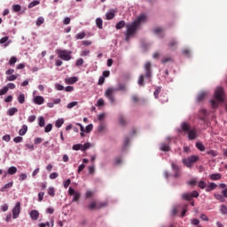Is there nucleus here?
Returning a JSON list of instances; mask_svg holds the SVG:
<instances>
[{"instance_id": "53", "label": "nucleus", "mask_w": 227, "mask_h": 227, "mask_svg": "<svg viewBox=\"0 0 227 227\" xmlns=\"http://www.w3.org/2000/svg\"><path fill=\"white\" fill-rule=\"evenodd\" d=\"M169 61H173V59H171V57H165L162 60L161 63L165 64V63H169Z\"/></svg>"}, {"instance_id": "46", "label": "nucleus", "mask_w": 227, "mask_h": 227, "mask_svg": "<svg viewBox=\"0 0 227 227\" xmlns=\"http://www.w3.org/2000/svg\"><path fill=\"white\" fill-rule=\"evenodd\" d=\"M221 213H222L223 215H227V207H226V205H222V206H221Z\"/></svg>"}, {"instance_id": "59", "label": "nucleus", "mask_w": 227, "mask_h": 227, "mask_svg": "<svg viewBox=\"0 0 227 227\" xmlns=\"http://www.w3.org/2000/svg\"><path fill=\"white\" fill-rule=\"evenodd\" d=\"M190 194H191L192 198H199L200 197V192H198V191H193Z\"/></svg>"}, {"instance_id": "23", "label": "nucleus", "mask_w": 227, "mask_h": 227, "mask_svg": "<svg viewBox=\"0 0 227 227\" xmlns=\"http://www.w3.org/2000/svg\"><path fill=\"white\" fill-rule=\"evenodd\" d=\"M221 174L220 173H216V174H212L211 176H209L210 180H221Z\"/></svg>"}, {"instance_id": "48", "label": "nucleus", "mask_w": 227, "mask_h": 227, "mask_svg": "<svg viewBox=\"0 0 227 227\" xmlns=\"http://www.w3.org/2000/svg\"><path fill=\"white\" fill-rule=\"evenodd\" d=\"M79 104L77 101H73L67 105V109H72L73 107H75Z\"/></svg>"}, {"instance_id": "32", "label": "nucleus", "mask_w": 227, "mask_h": 227, "mask_svg": "<svg viewBox=\"0 0 227 227\" xmlns=\"http://www.w3.org/2000/svg\"><path fill=\"white\" fill-rule=\"evenodd\" d=\"M48 194L49 196H51V197L56 196V190L54 189V187L48 188Z\"/></svg>"}, {"instance_id": "12", "label": "nucleus", "mask_w": 227, "mask_h": 227, "mask_svg": "<svg viewBox=\"0 0 227 227\" xmlns=\"http://www.w3.org/2000/svg\"><path fill=\"white\" fill-rule=\"evenodd\" d=\"M77 81H79V78H77V76H73V77L65 79V82L67 84H75V82H77Z\"/></svg>"}, {"instance_id": "13", "label": "nucleus", "mask_w": 227, "mask_h": 227, "mask_svg": "<svg viewBox=\"0 0 227 227\" xmlns=\"http://www.w3.org/2000/svg\"><path fill=\"white\" fill-rule=\"evenodd\" d=\"M43 102H45V99L42 96H36L34 98V104H36L37 106H42V104H43Z\"/></svg>"}, {"instance_id": "45", "label": "nucleus", "mask_w": 227, "mask_h": 227, "mask_svg": "<svg viewBox=\"0 0 227 227\" xmlns=\"http://www.w3.org/2000/svg\"><path fill=\"white\" fill-rule=\"evenodd\" d=\"M76 67H82L84 65V59H78L75 62Z\"/></svg>"}, {"instance_id": "44", "label": "nucleus", "mask_w": 227, "mask_h": 227, "mask_svg": "<svg viewBox=\"0 0 227 227\" xmlns=\"http://www.w3.org/2000/svg\"><path fill=\"white\" fill-rule=\"evenodd\" d=\"M104 130H106V124H99L98 127V132H104Z\"/></svg>"}, {"instance_id": "52", "label": "nucleus", "mask_w": 227, "mask_h": 227, "mask_svg": "<svg viewBox=\"0 0 227 227\" xmlns=\"http://www.w3.org/2000/svg\"><path fill=\"white\" fill-rule=\"evenodd\" d=\"M14 143H22L24 141V138L22 137H16L13 138Z\"/></svg>"}, {"instance_id": "14", "label": "nucleus", "mask_w": 227, "mask_h": 227, "mask_svg": "<svg viewBox=\"0 0 227 227\" xmlns=\"http://www.w3.org/2000/svg\"><path fill=\"white\" fill-rule=\"evenodd\" d=\"M30 217L33 221H38V217H40V213L37 210H32L30 212Z\"/></svg>"}, {"instance_id": "33", "label": "nucleus", "mask_w": 227, "mask_h": 227, "mask_svg": "<svg viewBox=\"0 0 227 227\" xmlns=\"http://www.w3.org/2000/svg\"><path fill=\"white\" fill-rule=\"evenodd\" d=\"M63 123H65V120L59 119V120L56 121L55 127L59 129L60 127H62Z\"/></svg>"}, {"instance_id": "5", "label": "nucleus", "mask_w": 227, "mask_h": 227, "mask_svg": "<svg viewBox=\"0 0 227 227\" xmlns=\"http://www.w3.org/2000/svg\"><path fill=\"white\" fill-rule=\"evenodd\" d=\"M199 159L200 158L198 156H190L186 159H183V164H184V166L187 168H192L194 162H198Z\"/></svg>"}, {"instance_id": "55", "label": "nucleus", "mask_w": 227, "mask_h": 227, "mask_svg": "<svg viewBox=\"0 0 227 227\" xmlns=\"http://www.w3.org/2000/svg\"><path fill=\"white\" fill-rule=\"evenodd\" d=\"M51 130H52V124H48V125L44 128V132L49 133V132H51Z\"/></svg>"}, {"instance_id": "30", "label": "nucleus", "mask_w": 227, "mask_h": 227, "mask_svg": "<svg viewBox=\"0 0 227 227\" xmlns=\"http://www.w3.org/2000/svg\"><path fill=\"white\" fill-rule=\"evenodd\" d=\"M106 20H113L114 19V12H109L106 14Z\"/></svg>"}, {"instance_id": "26", "label": "nucleus", "mask_w": 227, "mask_h": 227, "mask_svg": "<svg viewBox=\"0 0 227 227\" xmlns=\"http://www.w3.org/2000/svg\"><path fill=\"white\" fill-rule=\"evenodd\" d=\"M18 102L20 104H24V102H26V95L21 93L18 96Z\"/></svg>"}, {"instance_id": "50", "label": "nucleus", "mask_w": 227, "mask_h": 227, "mask_svg": "<svg viewBox=\"0 0 227 227\" xmlns=\"http://www.w3.org/2000/svg\"><path fill=\"white\" fill-rule=\"evenodd\" d=\"M58 176H59V175L58 174V172H53L50 175V178L51 180H56V178H58Z\"/></svg>"}, {"instance_id": "36", "label": "nucleus", "mask_w": 227, "mask_h": 227, "mask_svg": "<svg viewBox=\"0 0 227 227\" xmlns=\"http://www.w3.org/2000/svg\"><path fill=\"white\" fill-rule=\"evenodd\" d=\"M38 4H40V1H33L28 4V8H35V6H38Z\"/></svg>"}, {"instance_id": "39", "label": "nucleus", "mask_w": 227, "mask_h": 227, "mask_svg": "<svg viewBox=\"0 0 227 227\" xmlns=\"http://www.w3.org/2000/svg\"><path fill=\"white\" fill-rule=\"evenodd\" d=\"M45 22V19L43 17H39L36 20V26H42Z\"/></svg>"}, {"instance_id": "47", "label": "nucleus", "mask_w": 227, "mask_h": 227, "mask_svg": "<svg viewBox=\"0 0 227 227\" xmlns=\"http://www.w3.org/2000/svg\"><path fill=\"white\" fill-rule=\"evenodd\" d=\"M70 184H72V181L70 179L64 181L63 185H64L65 189H68Z\"/></svg>"}, {"instance_id": "28", "label": "nucleus", "mask_w": 227, "mask_h": 227, "mask_svg": "<svg viewBox=\"0 0 227 227\" xmlns=\"http://www.w3.org/2000/svg\"><path fill=\"white\" fill-rule=\"evenodd\" d=\"M115 27H116V29H123V27H125V20L119 21L116 24Z\"/></svg>"}, {"instance_id": "8", "label": "nucleus", "mask_w": 227, "mask_h": 227, "mask_svg": "<svg viewBox=\"0 0 227 227\" xmlns=\"http://www.w3.org/2000/svg\"><path fill=\"white\" fill-rule=\"evenodd\" d=\"M223 95H224V90H223L221 87L216 88L214 97L217 102H223Z\"/></svg>"}, {"instance_id": "43", "label": "nucleus", "mask_w": 227, "mask_h": 227, "mask_svg": "<svg viewBox=\"0 0 227 227\" xmlns=\"http://www.w3.org/2000/svg\"><path fill=\"white\" fill-rule=\"evenodd\" d=\"M90 146H91V144L85 143L83 145H82V152H86V150H88V148H90Z\"/></svg>"}, {"instance_id": "17", "label": "nucleus", "mask_w": 227, "mask_h": 227, "mask_svg": "<svg viewBox=\"0 0 227 227\" xmlns=\"http://www.w3.org/2000/svg\"><path fill=\"white\" fill-rule=\"evenodd\" d=\"M160 150H161V152H169L171 148L168 144L161 143L160 145Z\"/></svg>"}, {"instance_id": "49", "label": "nucleus", "mask_w": 227, "mask_h": 227, "mask_svg": "<svg viewBox=\"0 0 227 227\" xmlns=\"http://www.w3.org/2000/svg\"><path fill=\"white\" fill-rule=\"evenodd\" d=\"M130 144V138H129L128 137L125 138L124 140V145H123V150H125V148H127V146H129V145Z\"/></svg>"}, {"instance_id": "18", "label": "nucleus", "mask_w": 227, "mask_h": 227, "mask_svg": "<svg viewBox=\"0 0 227 227\" xmlns=\"http://www.w3.org/2000/svg\"><path fill=\"white\" fill-rule=\"evenodd\" d=\"M214 196L215 200H217L218 201H221V203H224V201H226V199H224L223 195H221L219 193H215Z\"/></svg>"}, {"instance_id": "7", "label": "nucleus", "mask_w": 227, "mask_h": 227, "mask_svg": "<svg viewBox=\"0 0 227 227\" xmlns=\"http://www.w3.org/2000/svg\"><path fill=\"white\" fill-rule=\"evenodd\" d=\"M145 72V79H149V82L152 81V63L146 62L144 66Z\"/></svg>"}, {"instance_id": "4", "label": "nucleus", "mask_w": 227, "mask_h": 227, "mask_svg": "<svg viewBox=\"0 0 227 227\" xmlns=\"http://www.w3.org/2000/svg\"><path fill=\"white\" fill-rule=\"evenodd\" d=\"M107 207V201L92 200L88 206L89 210H100V208H106Z\"/></svg>"}, {"instance_id": "10", "label": "nucleus", "mask_w": 227, "mask_h": 227, "mask_svg": "<svg viewBox=\"0 0 227 227\" xmlns=\"http://www.w3.org/2000/svg\"><path fill=\"white\" fill-rule=\"evenodd\" d=\"M20 215V202H17L12 209V218L17 219Z\"/></svg>"}, {"instance_id": "63", "label": "nucleus", "mask_w": 227, "mask_h": 227, "mask_svg": "<svg viewBox=\"0 0 227 227\" xmlns=\"http://www.w3.org/2000/svg\"><path fill=\"white\" fill-rule=\"evenodd\" d=\"M27 120L29 123H33L36 120V115H30Z\"/></svg>"}, {"instance_id": "24", "label": "nucleus", "mask_w": 227, "mask_h": 227, "mask_svg": "<svg viewBox=\"0 0 227 227\" xmlns=\"http://www.w3.org/2000/svg\"><path fill=\"white\" fill-rule=\"evenodd\" d=\"M27 132V125L25 124L22 126V129H20L19 134L20 136H26Z\"/></svg>"}, {"instance_id": "62", "label": "nucleus", "mask_w": 227, "mask_h": 227, "mask_svg": "<svg viewBox=\"0 0 227 227\" xmlns=\"http://www.w3.org/2000/svg\"><path fill=\"white\" fill-rule=\"evenodd\" d=\"M9 39H10V37L4 36V37H3V38L0 39V43H1V44L6 43V42H8Z\"/></svg>"}, {"instance_id": "9", "label": "nucleus", "mask_w": 227, "mask_h": 227, "mask_svg": "<svg viewBox=\"0 0 227 227\" xmlns=\"http://www.w3.org/2000/svg\"><path fill=\"white\" fill-rule=\"evenodd\" d=\"M68 194H69V196H74L73 197V201H78L79 200H81V192H76L72 187H69Z\"/></svg>"}, {"instance_id": "2", "label": "nucleus", "mask_w": 227, "mask_h": 227, "mask_svg": "<svg viewBox=\"0 0 227 227\" xmlns=\"http://www.w3.org/2000/svg\"><path fill=\"white\" fill-rule=\"evenodd\" d=\"M181 129L183 132L187 133L190 141H193V139H196V137H198V131L196 130V128L191 129V125L189 123L183 122L181 124Z\"/></svg>"}, {"instance_id": "16", "label": "nucleus", "mask_w": 227, "mask_h": 227, "mask_svg": "<svg viewBox=\"0 0 227 227\" xmlns=\"http://www.w3.org/2000/svg\"><path fill=\"white\" fill-rule=\"evenodd\" d=\"M178 45V42L176 40L172 39L168 43V47L172 49V51H175L176 47Z\"/></svg>"}, {"instance_id": "54", "label": "nucleus", "mask_w": 227, "mask_h": 227, "mask_svg": "<svg viewBox=\"0 0 227 227\" xmlns=\"http://www.w3.org/2000/svg\"><path fill=\"white\" fill-rule=\"evenodd\" d=\"M82 145H81V144L74 145H73V150L77 152L78 150H82Z\"/></svg>"}, {"instance_id": "35", "label": "nucleus", "mask_w": 227, "mask_h": 227, "mask_svg": "<svg viewBox=\"0 0 227 227\" xmlns=\"http://www.w3.org/2000/svg\"><path fill=\"white\" fill-rule=\"evenodd\" d=\"M196 148H197L198 150H200V152H205V145H203V144H201V143H200V142H198V143L196 144Z\"/></svg>"}, {"instance_id": "64", "label": "nucleus", "mask_w": 227, "mask_h": 227, "mask_svg": "<svg viewBox=\"0 0 227 227\" xmlns=\"http://www.w3.org/2000/svg\"><path fill=\"white\" fill-rule=\"evenodd\" d=\"M121 157H117V158H115L114 159V164L116 165V166H118V164H121Z\"/></svg>"}, {"instance_id": "6", "label": "nucleus", "mask_w": 227, "mask_h": 227, "mask_svg": "<svg viewBox=\"0 0 227 227\" xmlns=\"http://www.w3.org/2000/svg\"><path fill=\"white\" fill-rule=\"evenodd\" d=\"M116 91V89L114 88H108L105 92V97L108 98L109 102L111 104L114 103V92Z\"/></svg>"}, {"instance_id": "42", "label": "nucleus", "mask_w": 227, "mask_h": 227, "mask_svg": "<svg viewBox=\"0 0 227 227\" xmlns=\"http://www.w3.org/2000/svg\"><path fill=\"white\" fill-rule=\"evenodd\" d=\"M8 93V87L5 86L2 90H0V97H3V95H6Z\"/></svg>"}, {"instance_id": "20", "label": "nucleus", "mask_w": 227, "mask_h": 227, "mask_svg": "<svg viewBox=\"0 0 227 227\" xmlns=\"http://www.w3.org/2000/svg\"><path fill=\"white\" fill-rule=\"evenodd\" d=\"M15 113H19V109H17L16 107L10 108L7 111L8 116H13L15 114Z\"/></svg>"}, {"instance_id": "57", "label": "nucleus", "mask_w": 227, "mask_h": 227, "mask_svg": "<svg viewBox=\"0 0 227 227\" xmlns=\"http://www.w3.org/2000/svg\"><path fill=\"white\" fill-rule=\"evenodd\" d=\"M119 122L121 125H125L127 123V121H125V118L122 115L119 117Z\"/></svg>"}, {"instance_id": "29", "label": "nucleus", "mask_w": 227, "mask_h": 227, "mask_svg": "<svg viewBox=\"0 0 227 227\" xmlns=\"http://www.w3.org/2000/svg\"><path fill=\"white\" fill-rule=\"evenodd\" d=\"M7 173L8 175H15V173H17V167H10Z\"/></svg>"}, {"instance_id": "37", "label": "nucleus", "mask_w": 227, "mask_h": 227, "mask_svg": "<svg viewBox=\"0 0 227 227\" xmlns=\"http://www.w3.org/2000/svg\"><path fill=\"white\" fill-rule=\"evenodd\" d=\"M210 102L213 109H217L219 107V103H217V101H215V99H211Z\"/></svg>"}, {"instance_id": "41", "label": "nucleus", "mask_w": 227, "mask_h": 227, "mask_svg": "<svg viewBox=\"0 0 227 227\" xmlns=\"http://www.w3.org/2000/svg\"><path fill=\"white\" fill-rule=\"evenodd\" d=\"M160 87H157L156 90H154V93H153V96H154V98H159V95L160 93Z\"/></svg>"}, {"instance_id": "3", "label": "nucleus", "mask_w": 227, "mask_h": 227, "mask_svg": "<svg viewBox=\"0 0 227 227\" xmlns=\"http://www.w3.org/2000/svg\"><path fill=\"white\" fill-rule=\"evenodd\" d=\"M55 52L58 55V58L63 61H70V59H72V51L70 50L58 49L55 51Z\"/></svg>"}, {"instance_id": "19", "label": "nucleus", "mask_w": 227, "mask_h": 227, "mask_svg": "<svg viewBox=\"0 0 227 227\" xmlns=\"http://www.w3.org/2000/svg\"><path fill=\"white\" fill-rule=\"evenodd\" d=\"M207 97V92H201L197 96V101L198 102H203L205 100V98Z\"/></svg>"}, {"instance_id": "25", "label": "nucleus", "mask_w": 227, "mask_h": 227, "mask_svg": "<svg viewBox=\"0 0 227 227\" xmlns=\"http://www.w3.org/2000/svg\"><path fill=\"white\" fill-rule=\"evenodd\" d=\"M75 38L76 40H83V38H86V32H80L76 34Z\"/></svg>"}, {"instance_id": "34", "label": "nucleus", "mask_w": 227, "mask_h": 227, "mask_svg": "<svg viewBox=\"0 0 227 227\" xmlns=\"http://www.w3.org/2000/svg\"><path fill=\"white\" fill-rule=\"evenodd\" d=\"M138 84L140 86H145V75L144 74H140V76L138 78Z\"/></svg>"}, {"instance_id": "56", "label": "nucleus", "mask_w": 227, "mask_h": 227, "mask_svg": "<svg viewBox=\"0 0 227 227\" xmlns=\"http://www.w3.org/2000/svg\"><path fill=\"white\" fill-rule=\"evenodd\" d=\"M199 187L200 189H205V187H207V183L205 181H200L199 182Z\"/></svg>"}, {"instance_id": "31", "label": "nucleus", "mask_w": 227, "mask_h": 227, "mask_svg": "<svg viewBox=\"0 0 227 227\" xmlns=\"http://www.w3.org/2000/svg\"><path fill=\"white\" fill-rule=\"evenodd\" d=\"M38 125L39 127H45V118L43 116L38 118Z\"/></svg>"}, {"instance_id": "1", "label": "nucleus", "mask_w": 227, "mask_h": 227, "mask_svg": "<svg viewBox=\"0 0 227 227\" xmlns=\"http://www.w3.org/2000/svg\"><path fill=\"white\" fill-rule=\"evenodd\" d=\"M141 22H146L145 14H141L140 16L137 17V19L135 21L126 25V27H127L126 38H125L126 42H129V40H130V37L136 35V32L139 28V26H141Z\"/></svg>"}, {"instance_id": "15", "label": "nucleus", "mask_w": 227, "mask_h": 227, "mask_svg": "<svg viewBox=\"0 0 227 227\" xmlns=\"http://www.w3.org/2000/svg\"><path fill=\"white\" fill-rule=\"evenodd\" d=\"M162 31H164V29L160 27H157L153 29V33H155V35H159L160 38H164V33H162Z\"/></svg>"}, {"instance_id": "40", "label": "nucleus", "mask_w": 227, "mask_h": 227, "mask_svg": "<svg viewBox=\"0 0 227 227\" xmlns=\"http://www.w3.org/2000/svg\"><path fill=\"white\" fill-rule=\"evenodd\" d=\"M15 63H17V57H12L9 60V65H11V67H13V65H15Z\"/></svg>"}, {"instance_id": "22", "label": "nucleus", "mask_w": 227, "mask_h": 227, "mask_svg": "<svg viewBox=\"0 0 227 227\" xmlns=\"http://www.w3.org/2000/svg\"><path fill=\"white\" fill-rule=\"evenodd\" d=\"M11 187H13V182L8 183L4 187L1 188V192H5L6 189H10Z\"/></svg>"}, {"instance_id": "51", "label": "nucleus", "mask_w": 227, "mask_h": 227, "mask_svg": "<svg viewBox=\"0 0 227 227\" xmlns=\"http://www.w3.org/2000/svg\"><path fill=\"white\" fill-rule=\"evenodd\" d=\"M92 130H93V124H89L88 126H86L85 132L90 133Z\"/></svg>"}, {"instance_id": "11", "label": "nucleus", "mask_w": 227, "mask_h": 227, "mask_svg": "<svg viewBox=\"0 0 227 227\" xmlns=\"http://www.w3.org/2000/svg\"><path fill=\"white\" fill-rule=\"evenodd\" d=\"M171 168H172L173 171H175V174H174L175 178H178V176H180V167H178V165L175 164V162H172Z\"/></svg>"}, {"instance_id": "58", "label": "nucleus", "mask_w": 227, "mask_h": 227, "mask_svg": "<svg viewBox=\"0 0 227 227\" xmlns=\"http://www.w3.org/2000/svg\"><path fill=\"white\" fill-rule=\"evenodd\" d=\"M43 196H45V192H40L38 193V201H43Z\"/></svg>"}, {"instance_id": "27", "label": "nucleus", "mask_w": 227, "mask_h": 227, "mask_svg": "<svg viewBox=\"0 0 227 227\" xmlns=\"http://www.w3.org/2000/svg\"><path fill=\"white\" fill-rule=\"evenodd\" d=\"M103 24H104V21L102 20V19L98 18L96 20V26H97V27H98V29H102Z\"/></svg>"}, {"instance_id": "21", "label": "nucleus", "mask_w": 227, "mask_h": 227, "mask_svg": "<svg viewBox=\"0 0 227 227\" xmlns=\"http://www.w3.org/2000/svg\"><path fill=\"white\" fill-rule=\"evenodd\" d=\"M182 199L185 200L186 201H192V197L191 193L186 192V193L182 194Z\"/></svg>"}, {"instance_id": "61", "label": "nucleus", "mask_w": 227, "mask_h": 227, "mask_svg": "<svg viewBox=\"0 0 227 227\" xmlns=\"http://www.w3.org/2000/svg\"><path fill=\"white\" fill-rule=\"evenodd\" d=\"M81 56L82 57H86V56H90V50H84L81 52Z\"/></svg>"}, {"instance_id": "38", "label": "nucleus", "mask_w": 227, "mask_h": 227, "mask_svg": "<svg viewBox=\"0 0 227 227\" xmlns=\"http://www.w3.org/2000/svg\"><path fill=\"white\" fill-rule=\"evenodd\" d=\"M12 10L15 12H20V10H22V6H20V4H14L12 6Z\"/></svg>"}, {"instance_id": "60", "label": "nucleus", "mask_w": 227, "mask_h": 227, "mask_svg": "<svg viewBox=\"0 0 227 227\" xmlns=\"http://www.w3.org/2000/svg\"><path fill=\"white\" fill-rule=\"evenodd\" d=\"M17 77H18L17 75L12 74L10 76H7L6 79L7 81H16Z\"/></svg>"}]
</instances>
